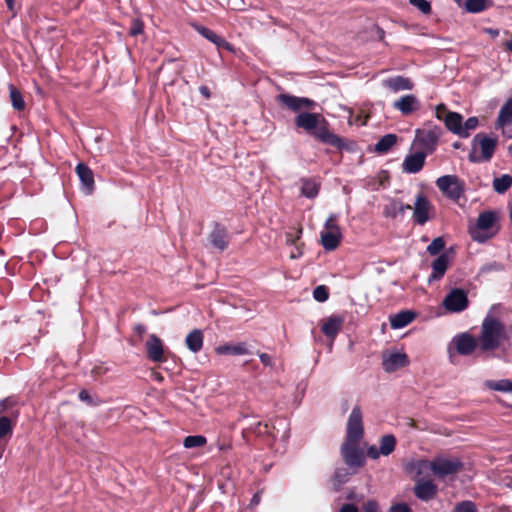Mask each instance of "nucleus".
<instances>
[{
    "instance_id": "dca6fc26",
    "label": "nucleus",
    "mask_w": 512,
    "mask_h": 512,
    "mask_svg": "<svg viewBox=\"0 0 512 512\" xmlns=\"http://www.w3.org/2000/svg\"><path fill=\"white\" fill-rule=\"evenodd\" d=\"M393 108L400 111L404 116L410 115L420 108V101L413 94H407L393 103Z\"/></svg>"
},
{
    "instance_id": "4c0bfd02",
    "label": "nucleus",
    "mask_w": 512,
    "mask_h": 512,
    "mask_svg": "<svg viewBox=\"0 0 512 512\" xmlns=\"http://www.w3.org/2000/svg\"><path fill=\"white\" fill-rule=\"evenodd\" d=\"M15 422L7 416H0V439L10 438L13 433Z\"/></svg>"
},
{
    "instance_id": "0eeeda50",
    "label": "nucleus",
    "mask_w": 512,
    "mask_h": 512,
    "mask_svg": "<svg viewBox=\"0 0 512 512\" xmlns=\"http://www.w3.org/2000/svg\"><path fill=\"white\" fill-rule=\"evenodd\" d=\"M434 212L435 207L428 197L422 192L418 193L413 205L414 222L422 226L433 217Z\"/></svg>"
},
{
    "instance_id": "0e129e2a",
    "label": "nucleus",
    "mask_w": 512,
    "mask_h": 512,
    "mask_svg": "<svg viewBox=\"0 0 512 512\" xmlns=\"http://www.w3.org/2000/svg\"><path fill=\"white\" fill-rule=\"evenodd\" d=\"M5 3L8 10L14 13L15 0H5Z\"/></svg>"
},
{
    "instance_id": "052dcab7",
    "label": "nucleus",
    "mask_w": 512,
    "mask_h": 512,
    "mask_svg": "<svg viewBox=\"0 0 512 512\" xmlns=\"http://www.w3.org/2000/svg\"><path fill=\"white\" fill-rule=\"evenodd\" d=\"M199 92L205 99L211 98V91H210L209 87L202 85L199 87Z\"/></svg>"
},
{
    "instance_id": "bf43d9fd",
    "label": "nucleus",
    "mask_w": 512,
    "mask_h": 512,
    "mask_svg": "<svg viewBox=\"0 0 512 512\" xmlns=\"http://www.w3.org/2000/svg\"><path fill=\"white\" fill-rule=\"evenodd\" d=\"M340 512H358V508L354 504H344L340 508Z\"/></svg>"
},
{
    "instance_id": "6ab92c4d",
    "label": "nucleus",
    "mask_w": 512,
    "mask_h": 512,
    "mask_svg": "<svg viewBox=\"0 0 512 512\" xmlns=\"http://www.w3.org/2000/svg\"><path fill=\"white\" fill-rule=\"evenodd\" d=\"M409 364L408 356L405 353H391L383 359V368L386 372H394Z\"/></svg>"
},
{
    "instance_id": "c756f323",
    "label": "nucleus",
    "mask_w": 512,
    "mask_h": 512,
    "mask_svg": "<svg viewBox=\"0 0 512 512\" xmlns=\"http://www.w3.org/2000/svg\"><path fill=\"white\" fill-rule=\"evenodd\" d=\"M510 123H512V97L501 107L495 126L496 128L504 129Z\"/></svg>"
},
{
    "instance_id": "a878e982",
    "label": "nucleus",
    "mask_w": 512,
    "mask_h": 512,
    "mask_svg": "<svg viewBox=\"0 0 512 512\" xmlns=\"http://www.w3.org/2000/svg\"><path fill=\"white\" fill-rule=\"evenodd\" d=\"M215 352L218 355H246L249 353L245 342H239L236 344L225 343L217 346L215 348Z\"/></svg>"
},
{
    "instance_id": "5fc2aeb1",
    "label": "nucleus",
    "mask_w": 512,
    "mask_h": 512,
    "mask_svg": "<svg viewBox=\"0 0 512 512\" xmlns=\"http://www.w3.org/2000/svg\"><path fill=\"white\" fill-rule=\"evenodd\" d=\"M362 512H379L378 503L374 500H370L363 504Z\"/></svg>"
},
{
    "instance_id": "f3484780",
    "label": "nucleus",
    "mask_w": 512,
    "mask_h": 512,
    "mask_svg": "<svg viewBox=\"0 0 512 512\" xmlns=\"http://www.w3.org/2000/svg\"><path fill=\"white\" fill-rule=\"evenodd\" d=\"M383 87L389 89L390 91L397 93L400 91L412 90L414 87V83L408 77H404L401 75H397L394 77L386 78L382 81Z\"/></svg>"
},
{
    "instance_id": "37998d69",
    "label": "nucleus",
    "mask_w": 512,
    "mask_h": 512,
    "mask_svg": "<svg viewBox=\"0 0 512 512\" xmlns=\"http://www.w3.org/2000/svg\"><path fill=\"white\" fill-rule=\"evenodd\" d=\"M78 398L89 406H98L102 403L99 397L92 396L86 389H83L79 392Z\"/></svg>"
},
{
    "instance_id": "39448f33",
    "label": "nucleus",
    "mask_w": 512,
    "mask_h": 512,
    "mask_svg": "<svg viewBox=\"0 0 512 512\" xmlns=\"http://www.w3.org/2000/svg\"><path fill=\"white\" fill-rule=\"evenodd\" d=\"M443 130L437 125H426L422 129L415 131V142L423 149L426 154L435 151Z\"/></svg>"
},
{
    "instance_id": "412c9836",
    "label": "nucleus",
    "mask_w": 512,
    "mask_h": 512,
    "mask_svg": "<svg viewBox=\"0 0 512 512\" xmlns=\"http://www.w3.org/2000/svg\"><path fill=\"white\" fill-rule=\"evenodd\" d=\"M344 318L339 315H332L324 320L321 331L328 337L334 339L342 329Z\"/></svg>"
},
{
    "instance_id": "8fccbe9b",
    "label": "nucleus",
    "mask_w": 512,
    "mask_h": 512,
    "mask_svg": "<svg viewBox=\"0 0 512 512\" xmlns=\"http://www.w3.org/2000/svg\"><path fill=\"white\" fill-rule=\"evenodd\" d=\"M349 475H350V473L348 472L347 469H345V468H338L335 471L334 478H335V480L338 483L342 484V483H345L348 480Z\"/></svg>"
},
{
    "instance_id": "b1692460",
    "label": "nucleus",
    "mask_w": 512,
    "mask_h": 512,
    "mask_svg": "<svg viewBox=\"0 0 512 512\" xmlns=\"http://www.w3.org/2000/svg\"><path fill=\"white\" fill-rule=\"evenodd\" d=\"M448 265L449 255L447 252H443L431 264L432 273L429 277V281L441 279L445 275Z\"/></svg>"
},
{
    "instance_id": "de8ad7c7",
    "label": "nucleus",
    "mask_w": 512,
    "mask_h": 512,
    "mask_svg": "<svg viewBox=\"0 0 512 512\" xmlns=\"http://www.w3.org/2000/svg\"><path fill=\"white\" fill-rule=\"evenodd\" d=\"M410 4L419 9L423 14L431 13V4L427 0H409Z\"/></svg>"
},
{
    "instance_id": "c85d7f7f",
    "label": "nucleus",
    "mask_w": 512,
    "mask_h": 512,
    "mask_svg": "<svg viewBox=\"0 0 512 512\" xmlns=\"http://www.w3.org/2000/svg\"><path fill=\"white\" fill-rule=\"evenodd\" d=\"M462 122L463 117L460 113L451 111L450 113H446L445 115L444 124L446 128L452 133L458 135L459 137H461L462 135Z\"/></svg>"
},
{
    "instance_id": "c9c22d12",
    "label": "nucleus",
    "mask_w": 512,
    "mask_h": 512,
    "mask_svg": "<svg viewBox=\"0 0 512 512\" xmlns=\"http://www.w3.org/2000/svg\"><path fill=\"white\" fill-rule=\"evenodd\" d=\"M492 6L491 0H466L465 9L470 13H480Z\"/></svg>"
},
{
    "instance_id": "6e6552de",
    "label": "nucleus",
    "mask_w": 512,
    "mask_h": 512,
    "mask_svg": "<svg viewBox=\"0 0 512 512\" xmlns=\"http://www.w3.org/2000/svg\"><path fill=\"white\" fill-rule=\"evenodd\" d=\"M496 221L494 212L486 211L479 214L475 227L470 229L471 238L478 242H484L490 238V234L487 233L491 229Z\"/></svg>"
},
{
    "instance_id": "79ce46f5",
    "label": "nucleus",
    "mask_w": 512,
    "mask_h": 512,
    "mask_svg": "<svg viewBox=\"0 0 512 512\" xmlns=\"http://www.w3.org/2000/svg\"><path fill=\"white\" fill-rule=\"evenodd\" d=\"M445 248V241L443 237H437L427 246V252L434 256L438 255Z\"/></svg>"
},
{
    "instance_id": "49530a36",
    "label": "nucleus",
    "mask_w": 512,
    "mask_h": 512,
    "mask_svg": "<svg viewBox=\"0 0 512 512\" xmlns=\"http://www.w3.org/2000/svg\"><path fill=\"white\" fill-rule=\"evenodd\" d=\"M313 297L318 302H325L329 298V289L325 285H318L313 290Z\"/></svg>"
},
{
    "instance_id": "774afa93",
    "label": "nucleus",
    "mask_w": 512,
    "mask_h": 512,
    "mask_svg": "<svg viewBox=\"0 0 512 512\" xmlns=\"http://www.w3.org/2000/svg\"><path fill=\"white\" fill-rule=\"evenodd\" d=\"M489 33L493 36H497L499 33H498V30H493V29H489Z\"/></svg>"
},
{
    "instance_id": "ea45409f",
    "label": "nucleus",
    "mask_w": 512,
    "mask_h": 512,
    "mask_svg": "<svg viewBox=\"0 0 512 512\" xmlns=\"http://www.w3.org/2000/svg\"><path fill=\"white\" fill-rule=\"evenodd\" d=\"M206 444V438L202 435H190L184 439L183 445L185 448L202 447Z\"/></svg>"
},
{
    "instance_id": "2eb2a0df",
    "label": "nucleus",
    "mask_w": 512,
    "mask_h": 512,
    "mask_svg": "<svg viewBox=\"0 0 512 512\" xmlns=\"http://www.w3.org/2000/svg\"><path fill=\"white\" fill-rule=\"evenodd\" d=\"M427 154L423 151H418L409 154L405 157L402 168L406 173L415 174L422 170Z\"/></svg>"
},
{
    "instance_id": "cd10ccee",
    "label": "nucleus",
    "mask_w": 512,
    "mask_h": 512,
    "mask_svg": "<svg viewBox=\"0 0 512 512\" xmlns=\"http://www.w3.org/2000/svg\"><path fill=\"white\" fill-rule=\"evenodd\" d=\"M204 335L200 329H194L191 331L185 339L187 348L193 352L198 353L203 348Z\"/></svg>"
},
{
    "instance_id": "473e14b6",
    "label": "nucleus",
    "mask_w": 512,
    "mask_h": 512,
    "mask_svg": "<svg viewBox=\"0 0 512 512\" xmlns=\"http://www.w3.org/2000/svg\"><path fill=\"white\" fill-rule=\"evenodd\" d=\"M397 135L386 134L375 144L374 150L379 154L387 153L397 142Z\"/></svg>"
},
{
    "instance_id": "69168bd1",
    "label": "nucleus",
    "mask_w": 512,
    "mask_h": 512,
    "mask_svg": "<svg viewBox=\"0 0 512 512\" xmlns=\"http://www.w3.org/2000/svg\"><path fill=\"white\" fill-rule=\"evenodd\" d=\"M153 377L156 381H163V376L159 372H154Z\"/></svg>"
},
{
    "instance_id": "393cba45",
    "label": "nucleus",
    "mask_w": 512,
    "mask_h": 512,
    "mask_svg": "<svg viewBox=\"0 0 512 512\" xmlns=\"http://www.w3.org/2000/svg\"><path fill=\"white\" fill-rule=\"evenodd\" d=\"M302 227H298L295 230V233L287 232L286 233V243L289 245H293L294 249L291 251L290 258L297 259L303 255V246L304 243H299V240L302 235Z\"/></svg>"
},
{
    "instance_id": "7ed1b4c3",
    "label": "nucleus",
    "mask_w": 512,
    "mask_h": 512,
    "mask_svg": "<svg viewBox=\"0 0 512 512\" xmlns=\"http://www.w3.org/2000/svg\"><path fill=\"white\" fill-rule=\"evenodd\" d=\"M496 147V138H491L485 133H478L473 137L468 160L471 163L489 162L495 153Z\"/></svg>"
},
{
    "instance_id": "7c9ffc66",
    "label": "nucleus",
    "mask_w": 512,
    "mask_h": 512,
    "mask_svg": "<svg viewBox=\"0 0 512 512\" xmlns=\"http://www.w3.org/2000/svg\"><path fill=\"white\" fill-rule=\"evenodd\" d=\"M301 194L307 198L313 199L317 197L320 190V183L313 178H302L301 179Z\"/></svg>"
},
{
    "instance_id": "a211bd4d",
    "label": "nucleus",
    "mask_w": 512,
    "mask_h": 512,
    "mask_svg": "<svg viewBox=\"0 0 512 512\" xmlns=\"http://www.w3.org/2000/svg\"><path fill=\"white\" fill-rule=\"evenodd\" d=\"M437 491V486L431 480H419L414 486L415 496L422 501L432 500Z\"/></svg>"
},
{
    "instance_id": "423d86ee",
    "label": "nucleus",
    "mask_w": 512,
    "mask_h": 512,
    "mask_svg": "<svg viewBox=\"0 0 512 512\" xmlns=\"http://www.w3.org/2000/svg\"><path fill=\"white\" fill-rule=\"evenodd\" d=\"M438 189L449 199L458 201L465 192V182L456 175H444L436 180Z\"/></svg>"
},
{
    "instance_id": "f8f14e48",
    "label": "nucleus",
    "mask_w": 512,
    "mask_h": 512,
    "mask_svg": "<svg viewBox=\"0 0 512 512\" xmlns=\"http://www.w3.org/2000/svg\"><path fill=\"white\" fill-rule=\"evenodd\" d=\"M453 343L458 354L471 355L479 346V342L469 333H461L454 337Z\"/></svg>"
},
{
    "instance_id": "58836bf2",
    "label": "nucleus",
    "mask_w": 512,
    "mask_h": 512,
    "mask_svg": "<svg viewBox=\"0 0 512 512\" xmlns=\"http://www.w3.org/2000/svg\"><path fill=\"white\" fill-rule=\"evenodd\" d=\"M487 386L495 391L512 392V381L509 379H502L498 381H487Z\"/></svg>"
},
{
    "instance_id": "4d7b16f0",
    "label": "nucleus",
    "mask_w": 512,
    "mask_h": 512,
    "mask_svg": "<svg viewBox=\"0 0 512 512\" xmlns=\"http://www.w3.org/2000/svg\"><path fill=\"white\" fill-rule=\"evenodd\" d=\"M380 455H382L380 452V449L374 445L370 446L367 449V456L370 457L371 459H377V458H379Z\"/></svg>"
},
{
    "instance_id": "2f4dec72",
    "label": "nucleus",
    "mask_w": 512,
    "mask_h": 512,
    "mask_svg": "<svg viewBox=\"0 0 512 512\" xmlns=\"http://www.w3.org/2000/svg\"><path fill=\"white\" fill-rule=\"evenodd\" d=\"M342 239L341 233H332L328 231L321 232V244L327 251L335 250Z\"/></svg>"
},
{
    "instance_id": "a18cd8bd",
    "label": "nucleus",
    "mask_w": 512,
    "mask_h": 512,
    "mask_svg": "<svg viewBox=\"0 0 512 512\" xmlns=\"http://www.w3.org/2000/svg\"><path fill=\"white\" fill-rule=\"evenodd\" d=\"M338 215L330 214L327 220L325 221L324 231L332 232V233H341L340 227L337 223Z\"/></svg>"
},
{
    "instance_id": "bb28decb",
    "label": "nucleus",
    "mask_w": 512,
    "mask_h": 512,
    "mask_svg": "<svg viewBox=\"0 0 512 512\" xmlns=\"http://www.w3.org/2000/svg\"><path fill=\"white\" fill-rule=\"evenodd\" d=\"M415 313L409 310H403L389 318L390 325L393 329H400L410 324L414 318Z\"/></svg>"
},
{
    "instance_id": "9d476101",
    "label": "nucleus",
    "mask_w": 512,
    "mask_h": 512,
    "mask_svg": "<svg viewBox=\"0 0 512 512\" xmlns=\"http://www.w3.org/2000/svg\"><path fill=\"white\" fill-rule=\"evenodd\" d=\"M364 435L362 411L360 406H355L349 415L347 422L346 439L350 442H360Z\"/></svg>"
},
{
    "instance_id": "3c124183",
    "label": "nucleus",
    "mask_w": 512,
    "mask_h": 512,
    "mask_svg": "<svg viewBox=\"0 0 512 512\" xmlns=\"http://www.w3.org/2000/svg\"><path fill=\"white\" fill-rule=\"evenodd\" d=\"M16 401L12 397H7L0 401V414H3L8 409L12 408Z\"/></svg>"
},
{
    "instance_id": "c03bdc74",
    "label": "nucleus",
    "mask_w": 512,
    "mask_h": 512,
    "mask_svg": "<svg viewBox=\"0 0 512 512\" xmlns=\"http://www.w3.org/2000/svg\"><path fill=\"white\" fill-rule=\"evenodd\" d=\"M479 124L477 117H469L464 124L462 123L461 138H467L471 130H475Z\"/></svg>"
},
{
    "instance_id": "e433bc0d",
    "label": "nucleus",
    "mask_w": 512,
    "mask_h": 512,
    "mask_svg": "<svg viewBox=\"0 0 512 512\" xmlns=\"http://www.w3.org/2000/svg\"><path fill=\"white\" fill-rule=\"evenodd\" d=\"M10 100L13 108L17 111H23L26 103L21 92L12 84L9 85Z\"/></svg>"
},
{
    "instance_id": "6e6d98bb",
    "label": "nucleus",
    "mask_w": 512,
    "mask_h": 512,
    "mask_svg": "<svg viewBox=\"0 0 512 512\" xmlns=\"http://www.w3.org/2000/svg\"><path fill=\"white\" fill-rule=\"evenodd\" d=\"M133 332L139 337V340L141 341L144 334L146 333V326L141 323L135 324L133 327Z\"/></svg>"
},
{
    "instance_id": "864d4df0",
    "label": "nucleus",
    "mask_w": 512,
    "mask_h": 512,
    "mask_svg": "<svg viewBox=\"0 0 512 512\" xmlns=\"http://www.w3.org/2000/svg\"><path fill=\"white\" fill-rule=\"evenodd\" d=\"M388 512H412V510L406 503H396L389 508Z\"/></svg>"
},
{
    "instance_id": "13d9d810",
    "label": "nucleus",
    "mask_w": 512,
    "mask_h": 512,
    "mask_svg": "<svg viewBox=\"0 0 512 512\" xmlns=\"http://www.w3.org/2000/svg\"><path fill=\"white\" fill-rule=\"evenodd\" d=\"M259 358L264 366H273L272 357L267 353H260Z\"/></svg>"
},
{
    "instance_id": "4be33fe9",
    "label": "nucleus",
    "mask_w": 512,
    "mask_h": 512,
    "mask_svg": "<svg viewBox=\"0 0 512 512\" xmlns=\"http://www.w3.org/2000/svg\"><path fill=\"white\" fill-rule=\"evenodd\" d=\"M75 171L85 191L88 194H91L95 187L94 174L92 170L85 163H78Z\"/></svg>"
},
{
    "instance_id": "f03ea898",
    "label": "nucleus",
    "mask_w": 512,
    "mask_h": 512,
    "mask_svg": "<svg viewBox=\"0 0 512 512\" xmlns=\"http://www.w3.org/2000/svg\"><path fill=\"white\" fill-rule=\"evenodd\" d=\"M505 325L497 318L486 316L478 337L479 348L483 352L494 351L508 340Z\"/></svg>"
},
{
    "instance_id": "ddd939ff",
    "label": "nucleus",
    "mask_w": 512,
    "mask_h": 512,
    "mask_svg": "<svg viewBox=\"0 0 512 512\" xmlns=\"http://www.w3.org/2000/svg\"><path fill=\"white\" fill-rule=\"evenodd\" d=\"M145 346L148 359L157 363L166 361L163 342L157 335H149Z\"/></svg>"
},
{
    "instance_id": "e2e57ef3",
    "label": "nucleus",
    "mask_w": 512,
    "mask_h": 512,
    "mask_svg": "<svg viewBox=\"0 0 512 512\" xmlns=\"http://www.w3.org/2000/svg\"><path fill=\"white\" fill-rule=\"evenodd\" d=\"M413 210V206H411L410 204H403V203H400V207H399V212L400 213H404L406 210Z\"/></svg>"
},
{
    "instance_id": "aec40b11",
    "label": "nucleus",
    "mask_w": 512,
    "mask_h": 512,
    "mask_svg": "<svg viewBox=\"0 0 512 512\" xmlns=\"http://www.w3.org/2000/svg\"><path fill=\"white\" fill-rule=\"evenodd\" d=\"M272 432L267 423L257 422L250 427L243 429L242 437L246 443H251L253 437L271 436Z\"/></svg>"
},
{
    "instance_id": "4468645a",
    "label": "nucleus",
    "mask_w": 512,
    "mask_h": 512,
    "mask_svg": "<svg viewBox=\"0 0 512 512\" xmlns=\"http://www.w3.org/2000/svg\"><path fill=\"white\" fill-rule=\"evenodd\" d=\"M209 241L219 251H224L229 246L228 230L225 226L216 222L214 228L209 234Z\"/></svg>"
},
{
    "instance_id": "09e8293b",
    "label": "nucleus",
    "mask_w": 512,
    "mask_h": 512,
    "mask_svg": "<svg viewBox=\"0 0 512 512\" xmlns=\"http://www.w3.org/2000/svg\"><path fill=\"white\" fill-rule=\"evenodd\" d=\"M144 23L140 19H134L130 28V35L137 36L143 33Z\"/></svg>"
},
{
    "instance_id": "9b49d317",
    "label": "nucleus",
    "mask_w": 512,
    "mask_h": 512,
    "mask_svg": "<svg viewBox=\"0 0 512 512\" xmlns=\"http://www.w3.org/2000/svg\"><path fill=\"white\" fill-rule=\"evenodd\" d=\"M469 305L467 293L460 288L452 289L444 298L443 306L449 312L459 313Z\"/></svg>"
},
{
    "instance_id": "5701e85b",
    "label": "nucleus",
    "mask_w": 512,
    "mask_h": 512,
    "mask_svg": "<svg viewBox=\"0 0 512 512\" xmlns=\"http://www.w3.org/2000/svg\"><path fill=\"white\" fill-rule=\"evenodd\" d=\"M195 29L201 36L215 44L218 48H223L228 51L233 50V46L229 42H227L223 37L217 35L211 29L202 25H196Z\"/></svg>"
},
{
    "instance_id": "20e7f679",
    "label": "nucleus",
    "mask_w": 512,
    "mask_h": 512,
    "mask_svg": "<svg viewBox=\"0 0 512 512\" xmlns=\"http://www.w3.org/2000/svg\"><path fill=\"white\" fill-rule=\"evenodd\" d=\"M420 468H429L438 478H445L457 474L463 469V463L458 458L435 457L431 461L422 460Z\"/></svg>"
},
{
    "instance_id": "a19ab883",
    "label": "nucleus",
    "mask_w": 512,
    "mask_h": 512,
    "mask_svg": "<svg viewBox=\"0 0 512 512\" xmlns=\"http://www.w3.org/2000/svg\"><path fill=\"white\" fill-rule=\"evenodd\" d=\"M451 512H478L477 505L471 500L457 502Z\"/></svg>"
},
{
    "instance_id": "72a5a7b5",
    "label": "nucleus",
    "mask_w": 512,
    "mask_h": 512,
    "mask_svg": "<svg viewBox=\"0 0 512 512\" xmlns=\"http://www.w3.org/2000/svg\"><path fill=\"white\" fill-rule=\"evenodd\" d=\"M512 187V176L509 174H503L500 177H496L493 180V189L499 193L504 194Z\"/></svg>"
},
{
    "instance_id": "603ef678",
    "label": "nucleus",
    "mask_w": 512,
    "mask_h": 512,
    "mask_svg": "<svg viewBox=\"0 0 512 512\" xmlns=\"http://www.w3.org/2000/svg\"><path fill=\"white\" fill-rule=\"evenodd\" d=\"M451 111H449L446 107L445 104L441 103L439 105L436 106V109H435V116L438 120H442L444 122V119H445V115L446 113H450Z\"/></svg>"
},
{
    "instance_id": "338daca9",
    "label": "nucleus",
    "mask_w": 512,
    "mask_h": 512,
    "mask_svg": "<svg viewBox=\"0 0 512 512\" xmlns=\"http://www.w3.org/2000/svg\"><path fill=\"white\" fill-rule=\"evenodd\" d=\"M506 47L509 51L512 52V39L506 43Z\"/></svg>"
},
{
    "instance_id": "f257e3e1",
    "label": "nucleus",
    "mask_w": 512,
    "mask_h": 512,
    "mask_svg": "<svg viewBox=\"0 0 512 512\" xmlns=\"http://www.w3.org/2000/svg\"><path fill=\"white\" fill-rule=\"evenodd\" d=\"M277 103L292 112L297 113L294 119L296 129H302L317 141L333 146L339 151L353 152L356 142L340 137L329 129V122L319 113L303 110H311L315 102L306 97H298L291 94L281 93L276 96Z\"/></svg>"
},
{
    "instance_id": "680f3d73",
    "label": "nucleus",
    "mask_w": 512,
    "mask_h": 512,
    "mask_svg": "<svg viewBox=\"0 0 512 512\" xmlns=\"http://www.w3.org/2000/svg\"><path fill=\"white\" fill-rule=\"evenodd\" d=\"M260 500H261V495H260L259 492H257L256 494L253 495L250 504L251 505H258Z\"/></svg>"
},
{
    "instance_id": "f704fd0d",
    "label": "nucleus",
    "mask_w": 512,
    "mask_h": 512,
    "mask_svg": "<svg viewBox=\"0 0 512 512\" xmlns=\"http://www.w3.org/2000/svg\"><path fill=\"white\" fill-rule=\"evenodd\" d=\"M396 438L392 434H387L381 437L380 439V452L383 456L390 455L396 447Z\"/></svg>"
},
{
    "instance_id": "1a4fd4ad",
    "label": "nucleus",
    "mask_w": 512,
    "mask_h": 512,
    "mask_svg": "<svg viewBox=\"0 0 512 512\" xmlns=\"http://www.w3.org/2000/svg\"><path fill=\"white\" fill-rule=\"evenodd\" d=\"M359 442L345 440L341 446V455L346 465L350 468L364 466L366 460L363 451L358 446Z\"/></svg>"
}]
</instances>
